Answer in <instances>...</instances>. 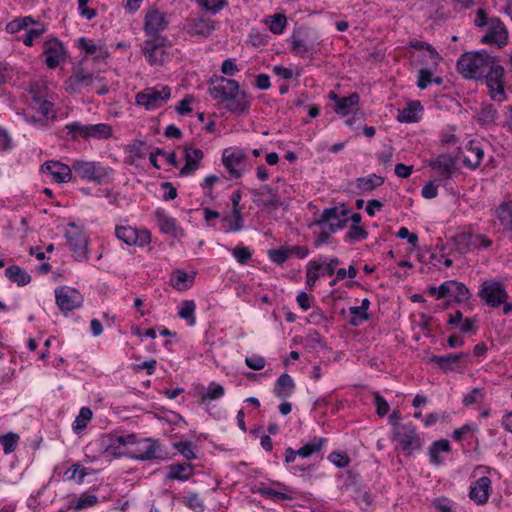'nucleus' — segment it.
Returning <instances> with one entry per match:
<instances>
[{
	"label": "nucleus",
	"instance_id": "nucleus-6",
	"mask_svg": "<svg viewBox=\"0 0 512 512\" xmlns=\"http://www.w3.org/2000/svg\"><path fill=\"white\" fill-rule=\"evenodd\" d=\"M497 58L492 62L491 67L484 73V77L480 81H484L487 85L491 99L494 101H502L505 99L504 92V68L497 63Z\"/></svg>",
	"mask_w": 512,
	"mask_h": 512
},
{
	"label": "nucleus",
	"instance_id": "nucleus-3",
	"mask_svg": "<svg viewBox=\"0 0 512 512\" xmlns=\"http://www.w3.org/2000/svg\"><path fill=\"white\" fill-rule=\"evenodd\" d=\"M393 440L397 441L405 455L409 456L415 451L421 450L423 440L417 434L416 426L412 422H406L401 425H396L392 429Z\"/></svg>",
	"mask_w": 512,
	"mask_h": 512
},
{
	"label": "nucleus",
	"instance_id": "nucleus-38",
	"mask_svg": "<svg viewBox=\"0 0 512 512\" xmlns=\"http://www.w3.org/2000/svg\"><path fill=\"white\" fill-rule=\"evenodd\" d=\"M261 190L263 192H261L260 190L253 189V190H251V193L254 196V198H257V197L263 195L264 192L267 195H271V198L264 202V207L269 208V209H277L278 207L283 205V202L280 201V199L278 198V189L277 188H273L270 185L265 184V185L261 186Z\"/></svg>",
	"mask_w": 512,
	"mask_h": 512
},
{
	"label": "nucleus",
	"instance_id": "nucleus-21",
	"mask_svg": "<svg viewBox=\"0 0 512 512\" xmlns=\"http://www.w3.org/2000/svg\"><path fill=\"white\" fill-rule=\"evenodd\" d=\"M237 83L238 82L236 80L215 75L209 80L210 86L208 88V92L213 99L224 102L229 95V90L232 91Z\"/></svg>",
	"mask_w": 512,
	"mask_h": 512
},
{
	"label": "nucleus",
	"instance_id": "nucleus-51",
	"mask_svg": "<svg viewBox=\"0 0 512 512\" xmlns=\"http://www.w3.org/2000/svg\"><path fill=\"white\" fill-rule=\"evenodd\" d=\"M195 3L205 11L214 15L228 6L226 0H195Z\"/></svg>",
	"mask_w": 512,
	"mask_h": 512
},
{
	"label": "nucleus",
	"instance_id": "nucleus-40",
	"mask_svg": "<svg viewBox=\"0 0 512 512\" xmlns=\"http://www.w3.org/2000/svg\"><path fill=\"white\" fill-rule=\"evenodd\" d=\"M98 497L94 494L83 493L79 497H73L67 506L68 510L80 511L92 507L98 503Z\"/></svg>",
	"mask_w": 512,
	"mask_h": 512
},
{
	"label": "nucleus",
	"instance_id": "nucleus-37",
	"mask_svg": "<svg viewBox=\"0 0 512 512\" xmlns=\"http://www.w3.org/2000/svg\"><path fill=\"white\" fill-rule=\"evenodd\" d=\"M194 279V275H188L185 271L176 269L171 274L170 284L176 290L184 291L190 288Z\"/></svg>",
	"mask_w": 512,
	"mask_h": 512
},
{
	"label": "nucleus",
	"instance_id": "nucleus-22",
	"mask_svg": "<svg viewBox=\"0 0 512 512\" xmlns=\"http://www.w3.org/2000/svg\"><path fill=\"white\" fill-rule=\"evenodd\" d=\"M464 357H469V353L460 352L456 354L431 355L428 357V363L436 364L443 373H449L462 368L460 361Z\"/></svg>",
	"mask_w": 512,
	"mask_h": 512
},
{
	"label": "nucleus",
	"instance_id": "nucleus-24",
	"mask_svg": "<svg viewBox=\"0 0 512 512\" xmlns=\"http://www.w3.org/2000/svg\"><path fill=\"white\" fill-rule=\"evenodd\" d=\"M165 480L188 481L194 475V466L190 462L173 463L166 467Z\"/></svg>",
	"mask_w": 512,
	"mask_h": 512
},
{
	"label": "nucleus",
	"instance_id": "nucleus-64",
	"mask_svg": "<svg viewBox=\"0 0 512 512\" xmlns=\"http://www.w3.org/2000/svg\"><path fill=\"white\" fill-rule=\"evenodd\" d=\"M328 460L332 462L337 468H345L350 463V459L347 453L340 451H332L328 455Z\"/></svg>",
	"mask_w": 512,
	"mask_h": 512
},
{
	"label": "nucleus",
	"instance_id": "nucleus-27",
	"mask_svg": "<svg viewBox=\"0 0 512 512\" xmlns=\"http://www.w3.org/2000/svg\"><path fill=\"white\" fill-rule=\"evenodd\" d=\"M429 166L437 170L443 176L444 180H450L456 170V161L448 154H441L431 160Z\"/></svg>",
	"mask_w": 512,
	"mask_h": 512
},
{
	"label": "nucleus",
	"instance_id": "nucleus-17",
	"mask_svg": "<svg viewBox=\"0 0 512 512\" xmlns=\"http://www.w3.org/2000/svg\"><path fill=\"white\" fill-rule=\"evenodd\" d=\"M41 171L49 174L57 183H67L74 179L73 163L69 166L60 161L50 160L42 164Z\"/></svg>",
	"mask_w": 512,
	"mask_h": 512
},
{
	"label": "nucleus",
	"instance_id": "nucleus-33",
	"mask_svg": "<svg viewBox=\"0 0 512 512\" xmlns=\"http://www.w3.org/2000/svg\"><path fill=\"white\" fill-rule=\"evenodd\" d=\"M294 389L295 383L292 377L287 373H283L275 383L274 393L277 397L286 399L293 394Z\"/></svg>",
	"mask_w": 512,
	"mask_h": 512
},
{
	"label": "nucleus",
	"instance_id": "nucleus-49",
	"mask_svg": "<svg viewBox=\"0 0 512 512\" xmlns=\"http://www.w3.org/2000/svg\"><path fill=\"white\" fill-rule=\"evenodd\" d=\"M92 416L93 413L90 408L82 407L72 425L74 432L79 433L80 431L84 430L88 422L91 421Z\"/></svg>",
	"mask_w": 512,
	"mask_h": 512
},
{
	"label": "nucleus",
	"instance_id": "nucleus-52",
	"mask_svg": "<svg viewBox=\"0 0 512 512\" xmlns=\"http://www.w3.org/2000/svg\"><path fill=\"white\" fill-rule=\"evenodd\" d=\"M30 24H36L31 16L16 18L6 25V31L10 34H15L21 30L27 29Z\"/></svg>",
	"mask_w": 512,
	"mask_h": 512
},
{
	"label": "nucleus",
	"instance_id": "nucleus-42",
	"mask_svg": "<svg viewBox=\"0 0 512 512\" xmlns=\"http://www.w3.org/2000/svg\"><path fill=\"white\" fill-rule=\"evenodd\" d=\"M112 127L106 123L88 124L87 139L94 138L98 140L112 137Z\"/></svg>",
	"mask_w": 512,
	"mask_h": 512
},
{
	"label": "nucleus",
	"instance_id": "nucleus-2",
	"mask_svg": "<svg viewBox=\"0 0 512 512\" xmlns=\"http://www.w3.org/2000/svg\"><path fill=\"white\" fill-rule=\"evenodd\" d=\"M74 180L79 178L88 182L102 185L108 183L113 175V169L104 166L99 161L76 159L73 161Z\"/></svg>",
	"mask_w": 512,
	"mask_h": 512
},
{
	"label": "nucleus",
	"instance_id": "nucleus-59",
	"mask_svg": "<svg viewBox=\"0 0 512 512\" xmlns=\"http://www.w3.org/2000/svg\"><path fill=\"white\" fill-rule=\"evenodd\" d=\"M367 236L368 232L365 230V228L361 227L360 225H351L344 237V241L352 243L355 241L364 240L367 238Z\"/></svg>",
	"mask_w": 512,
	"mask_h": 512
},
{
	"label": "nucleus",
	"instance_id": "nucleus-47",
	"mask_svg": "<svg viewBox=\"0 0 512 512\" xmlns=\"http://www.w3.org/2000/svg\"><path fill=\"white\" fill-rule=\"evenodd\" d=\"M265 24L273 34H282L287 25V18L284 14L271 15L266 17Z\"/></svg>",
	"mask_w": 512,
	"mask_h": 512
},
{
	"label": "nucleus",
	"instance_id": "nucleus-55",
	"mask_svg": "<svg viewBox=\"0 0 512 512\" xmlns=\"http://www.w3.org/2000/svg\"><path fill=\"white\" fill-rule=\"evenodd\" d=\"M19 435L13 432H8L4 435L0 436V444L3 447V451L5 454H10L15 451L18 442H19Z\"/></svg>",
	"mask_w": 512,
	"mask_h": 512
},
{
	"label": "nucleus",
	"instance_id": "nucleus-14",
	"mask_svg": "<svg viewBox=\"0 0 512 512\" xmlns=\"http://www.w3.org/2000/svg\"><path fill=\"white\" fill-rule=\"evenodd\" d=\"M232 91L229 90V95L223 102L226 103V110L235 115L247 113L251 106L248 94L240 89L239 83L235 84Z\"/></svg>",
	"mask_w": 512,
	"mask_h": 512
},
{
	"label": "nucleus",
	"instance_id": "nucleus-36",
	"mask_svg": "<svg viewBox=\"0 0 512 512\" xmlns=\"http://www.w3.org/2000/svg\"><path fill=\"white\" fill-rule=\"evenodd\" d=\"M422 111L423 107L419 101H409L407 106L399 111L397 119L401 123H413L418 121V113Z\"/></svg>",
	"mask_w": 512,
	"mask_h": 512
},
{
	"label": "nucleus",
	"instance_id": "nucleus-1",
	"mask_svg": "<svg viewBox=\"0 0 512 512\" xmlns=\"http://www.w3.org/2000/svg\"><path fill=\"white\" fill-rule=\"evenodd\" d=\"M495 59L486 50L465 52L457 60V71L465 79L479 81Z\"/></svg>",
	"mask_w": 512,
	"mask_h": 512
},
{
	"label": "nucleus",
	"instance_id": "nucleus-29",
	"mask_svg": "<svg viewBox=\"0 0 512 512\" xmlns=\"http://www.w3.org/2000/svg\"><path fill=\"white\" fill-rule=\"evenodd\" d=\"M456 250L461 254L478 249L477 238L471 232H460L452 238Z\"/></svg>",
	"mask_w": 512,
	"mask_h": 512
},
{
	"label": "nucleus",
	"instance_id": "nucleus-15",
	"mask_svg": "<svg viewBox=\"0 0 512 512\" xmlns=\"http://www.w3.org/2000/svg\"><path fill=\"white\" fill-rule=\"evenodd\" d=\"M95 80L101 82L103 78L94 77L92 73L86 72L83 68H77L65 81V90L69 94H78L83 87L92 86Z\"/></svg>",
	"mask_w": 512,
	"mask_h": 512
},
{
	"label": "nucleus",
	"instance_id": "nucleus-48",
	"mask_svg": "<svg viewBox=\"0 0 512 512\" xmlns=\"http://www.w3.org/2000/svg\"><path fill=\"white\" fill-rule=\"evenodd\" d=\"M30 93L34 94L33 103L39 105L38 112L41 115V121H46L54 106L53 103L48 100L42 99L39 95H37L34 86H31Z\"/></svg>",
	"mask_w": 512,
	"mask_h": 512
},
{
	"label": "nucleus",
	"instance_id": "nucleus-9",
	"mask_svg": "<svg viewBox=\"0 0 512 512\" xmlns=\"http://www.w3.org/2000/svg\"><path fill=\"white\" fill-rule=\"evenodd\" d=\"M327 97L329 100L334 102L333 110L336 114L342 117L350 114L363 115V113L359 111L360 95L357 92L341 97L335 91L331 90L328 92Z\"/></svg>",
	"mask_w": 512,
	"mask_h": 512
},
{
	"label": "nucleus",
	"instance_id": "nucleus-44",
	"mask_svg": "<svg viewBox=\"0 0 512 512\" xmlns=\"http://www.w3.org/2000/svg\"><path fill=\"white\" fill-rule=\"evenodd\" d=\"M116 237L125 244L132 246L137 244L138 230L130 226H117L115 229Z\"/></svg>",
	"mask_w": 512,
	"mask_h": 512
},
{
	"label": "nucleus",
	"instance_id": "nucleus-31",
	"mask_svg": "<svg viewBox=\"0 0 512 512\" xmlns=\"http://www.w3.org/2000/svg\"><path fill=\"white\" fill-rule=\"evenodd\" d=\"M158 227L162 233L176 236L177 221L170 216L164 209L157 208L154 212Z\"/></svg>",
	"mask_w": 512,
	"mask_h": 512
},
{
	"label": "nucleus",
	"instance_id": "nucleus-50",
	"mask_svg": "<svg viewBox=\"0 0 512 512\" xmlns=\"http://www.w3.org/2000/svg\"><path fill=\"white\" fill-rule=\"evenodd\" d=\"M88 468L76 463L68 468L64 473L66 480H74L78 484L83 483L85 476L88 474Z\"/></svg>",
	"mask_w": 512,
	"mask_h": 512
},
{
	"label": "nucleus",
	"instance_id": "nucleus-18",
	"mask_svg": "<svg viewBox=\"0 0 512 512\" xmlns=\"http://www.w3.org/2000/svg\"><path fill=\"white\" fill-rule=\"evenodd\" d=\"M482 44H496L502 48L508 43V31L499 18H492L486 34L481 38Z\"/></svg>",
	"mask_w": 512,
	"mask_h": 512
},
{
	"label": "nucleus",
	"instance_id": "nucleus-10",
	"mask_svg": "<svg viewBox=\"0 0 512 512\" xmlns=\"http://www.w3.org/2000/svg\"><path fill=\"white\" fill-rule=\"evenodd\" d=\"M68 226L71 227L72 230L66 231L65 238L67 239L74 258L77 261L87 260L88 240L84 231L75 223H69Z\"/></svg>",
	"mask_w": 512,
	"mask_h": 512
},
{
	"label": "nucleus",
	"instance_id": "nucleus-4",
	"mask_svg": "<svg viewBox=\"0 0 512 512\" xmlns=\"http://www.w3.org/2000/svg\"><path fill=\"white\" fill-rule=\"evenodd\" d=\"M478 297L485 305L498 308L508 300L509 295L504 284L498 280H485L479 287Z\"/></svg>",
	"mask_w": 512,
	"mask_h": 512
},
{
	"label": "nucleus",
	"instance_id": "nucleus-28",
	"mask_svg": "<svg viewBox=\"0 0 512 512\" xmlns=\"http://www.w3.org/2000/svg\"><path fill=\"white\" fill-rule=\"evenodd\" d=\"M187 27L190 35L202 37H208L215 29L213 21L204 16L189 20Z\"/></svg>",
	"mask_w": 512,
	"mask_h": 512
},
{
	"label": "nucleus",
	"instance_id": "nucleus-19",
	"mask_svg": "<svg viewBox=\"0 0 512 512\" xmlns=\"http://www.w3.org/2000/svg\"><path fill=\"white\" fill-rule=\"evenodd\" d=\"M289 48L297 56L304 57L311 54L314 49L313 43L308 41V29L300 27L295 29L289 39Z\"/></svg>",
	"mask_w": 512,
	"mask_h": 512
},
{
	"label": "nucleus",
	"instance_id": "nucleus-45",
	"mask_svg": "<svg viewBox=\"0 0 512 512\" xmlns=\"http://www.w3.org/2000/svg\"><path fill=\"white\" fill-rule=\"evenodd\" d=\"M326 441L327 440L323 437H314L312 441L308 442L297 450L298 456L302 458H308L311 455L320 452Z\"/></svg>",
	"mask_w": 512,
	"mask_h": 512
},
{
	"label": "nucleus",
	"instance_id": "nucleus-61",
	"mask_svg": "<svg viewBox=\"0 0 512 512\" xmlns=\"http://www.w3.org/2000/svg\"><path fill=\"white\" fill-rule=\"evenodd\" d=\"M485 397V390L483 388H474L463 397V405L468 407L473 404L481 403Z\"/></svg>",
	"mask_w": 512,
	"mask_h": 512
},
{
	"label": "nucleus",
	"instance_id": "nucleus-41",
	"mask_svg": "<svg viewBox=\"0 0 512 512\" xmlns=\"http://www.w3.org/2000/svg\"><path fill=\"white\" fill-rule=\"evenodd\" d=\"M252 492L258 493L262 497L269 498L270 500H272L274 502H283V501H288V500L290 501L293 499L291 495H289L285 492H281V491L275 490L273 488L267 487L264 484H261L257 488L252 489Z\"/></svg>",
	"mask_w": 512,
	"mask_h": 512
},
{
	"label": "nucleus",
	"instance_id": "nucleus-43",
	"mask_svg": "<svg viewBox=\"0 0 512 512\" xmlns=\"http://www.w3.org/2000/svg\"><path fill=\"white\" fill-rule=\"evenodd\" d=\"M349 210L347 209H339L338 207L326 208L319 219L316 220V224L322 226L328 224L330 226L331 222H335L339 217L347 216Z\"/></svg>",
	"mask_w": 512,
	"mask_h": 512
},
{
	"label": "nucleus",
	"instance_id": "nucleus-16",
	"mask_svg": "<svg viewBox=\"0 0 512 512\" xmlns=\"http://www.w3.org/2000/svg\"><path fill=\"white\" fill-rule=\"evenodd\" d=\"M43 55H45V64L49 69H55L66 58V50L61 41L52 38L44 42Z\"/></svg>",
	"mask_w": 512,
	"mask_h": 512
},
{
	"label": "nucleus",
	"instance_id": "nucleus-20",
	"mask_svg": "<svg viewBox=\"0 0 512 512\" xmlns=\"http://www.w3.org/2000/svg\"><path fill=\"white\" fill-rule=\"evenodd\" d=\"M491 212L502 227L503 234L512 242V200L501 202Z\"/></svg>",
	"mask_w": 512,
	"mask_h": 512
},
{
	"label": "nucleus",
	"instance_id": "nucleus-54",
	"mask_svg": "<svg viewBox=\"0 0 512 512\" xmlns=\"http://www.w3.org/2000/svg\"><path fill=\"white\" fill-rule=\"evenodd\" d=\"M68 135H71V139L76 140L77 138L87 139L88 124H82L79 121L68 123L65 126Z\"/></svg>",
	"mask_w": 512,
	"mask_h": 512
},
{
	"label": "nucleus",
	"instance_id": "nucleus-26",
	"mask_svg": "<svg viewBox=\"0 0 512 512\" xmlns=\"http://www.w3.org/2000/svg\"><path fill=\"white\" fill-rule=\"evenodd\" d=\"M466 150L469 154L463 156V165L471 170L477 169L484 157V150L480 142L474 139L470 140L466 145Z\"/></svg>",
	"mask_w": 512,
	"mask_h": 512
},
{
	"label": "nucleus",
	"instance_id": "nucleus-60",
	"mask_svg": "<svg viewBox=\"0 0 512 512\" xmlns=\"http://www.w3.org/2000/svg\"><path fill=\"white\" fill-rule=\"evenodd\" d=\"M349 312L351 315L350 320L348 321L350 325L354 327L360 326L363 322L370 319V315L365 311H362L359 306H353L349 308Z\"/></svg>",
	"mask_w": 512,
	"mask_h": 512
},
{
	"label": "nucleus",
	"instance_id": "nucleus-56",
	"mask_svg": "<svg viewBox=\"0 0 512 512\" xmlns=\"http://www.w3.org/2000/svg\"><path fill=\"white\" fill-rule=\"evenodd\" d=\"M232 218L234 219L233 222H231V225L228 227H224V232L226 233H232V232H238L243 229V221L244 217L242 214V207H232V212L230 214Z\"/></svg>",
	"mask_w": 512,
	"mask_h": 512
},
{
	"label": "nucleus",
	"instance_id": "nucleus-5",
	"mask_svg": "<svg viewBox=\"0 0 512 512\" xmlns=\"http://www.w3.org/2000/svg\"><path fill=\"white\" fill-rule=\"evenodd\" d=\"M171 97V88L165 86L148 87L136 94V103L145 107L146 110L159 108Z\"/></svg>",
	"mask_w": 512,
	"mask_h": 512
},
{
	"label": "nucleus",
	"instance_id": "nucleus-35",
	"mask_svg": "<svg viewBox=\"0 0 512 512\" xmlns=\"http://www.w3.org/2000/svg\"><path fill=\"white\" fill-rule=\"evenodd\" d=\"M497 117L498 112L494 105L490 103H484L477 113L476 119L481 126L488 128L496 124Z\"/></svg>",
	"mask_w": 512,
	"mask_h": 512
},
{
	"label": "nucleus",
	"instance_id": "nucleus-12",
	"mask_svg": "<svg viewBox=\"0 0 512 512\" xmlns=\"http://www.w3.org/2000/svg\"><path fill=\"white\" fill-rule=\"evenodd\" d=\"M165 13L158 8L147 9L144 17L143 31L149 38L163 37L161 33L168 27Z\"/></svg>",
	"mask_w": 512,
	"mask_h": 512
},
{
	"label": "nucleus",
	"instance_id": "nucleus-11",
	"mask_svg": "<svg viewBox=\"0 0 512 512\" xmlns=\"http://www.w3.org/2000/svg\"><path fill=\"white\" fill-rule=\"evenodd\" d=\"M167 454L159 440L143 438L137 442L134 458L140 461L164 460Z\"/></svg>",
	"mask_w": 512,
	"mask_h": 512
},
{
	"label": "nucleus",
	"instance_id": "nucleus-7",
	"mask_svg": "<svg viewBox=\"0 0 512 512\" xmlns=\"http://www.w3.org/2000/svg\"><path fill=\"white\" fill-rule=\"evenodd\" d=\"M167 43V37L148 38L143 42L141 50L149 65L162 66L164 64L169 56L165 49Z\"/></svg>",
	"mask_w": 512,
	"mask_h": 512
},
{
	"label": "nucleus",
	"instance_id": "nucleus-34",
	"mask_svg": "<svg viewBox=\"0 0 512 512\" xmlns=\"http://www.w3.org/2000/svg\"><path fill=\"white\" fill-rule=\"evenodd\" d=\"M384 178L372 173L366 177H359L355 180V185L359 194L369 193L377 187L383 185Z\"/></svg>",
	"mask_w": 512,
	"mask_h": 512
},
{
	"label": "nucleus",
	"instance_id": "nucleus-23",
	"mask_svg": "<svg viewBox=\"0 0 512 512\" xmlns=\"http://www.w3.org/2000/svg\"><path fill=\"white\" fill-rule=\"evenodd\" d=\"M203 158L204 152L201 149L195 148L192 145H186L184 147L185 165L181 168L179 175H193L196 172V170L199 169L200 162Z\"/></svg>",
	"mask_w": 512,
	"mask_h": 512
},
{
	"label": "nucleus",
	"instance_id": "nucleus-57",
	"mask_svg": "<svg viewBox=\"0 0 512 512\" xmlns=\"http://www.w3.org/2000/svg\"><path fill=\"white\" fill-rule=\"evenodd\" d=\"M225 389L222 385L211 382L205 393L201 394V401L204 403L206 400H217L223 397Z\"/></svg>",
	"mask_w": 512,
	"mask_h": 512
},
{
	"label": "nucleus",
	"instance_id": "nucleus-8",
	"mask_svg": "<svg viewBox=\"0 0 512 512\" xmlns=\"http://www.w3.org/2000/svg\"><path fill=\"white\" fill-rule=\"evenodd\" d=\"M222 163L231 178H241L245 172L247 155L242 149L229 147L224 149Z\"/></svg>",
	"mask_w": 512,
	"mask_h": 512
},
{
	"label": "nucleus",
	"instance_id": "nucleus-25",
	"mask_svg": "<svg viewBox=\"0 0 512 512\" xmlns=\"http://www.w3.org/2000/svg\"><path fill=\"white\" fill-rule=\"evenodd\" d=\"M490 489L491 479L487 476H482L471 484L469 497L478 505H483L488 501Z\"/></svg>",
	"mask_w": 512,
	"mask_h": 512
},
{
	"label": "nucleus",
	"instance_id": "nucleus-53",
	"mask_svg": "<svg viewBox=\"0 0 512 512\" xmlns=\"http://www.w3.org/2000/svg\"><path fill=\"white\" fill-rule=\"evenodd\" d=\"M194 447V443L189 440L174 443V448L187 460L186 462L197 459Z\"/></svg>",
	"mask_w": 512,
	"mask_h": 512
},
{
	"label": "nucleus",
	"instance_id": "nucleus-30",
	"mask_svg": "<svg viewBox=\"0 0 512 512\" xmlns=\"http://www.w3.org/2000/svg\"><path fill=\"white\" fill-rule=\"evenodd\" d=\"M451 445L447 439H439L430 445L428 455L430 463L434 466H440L444 463V459L440 456L442 453H450Z\"/></svg>",
	"mask_w": 512,
	"mask_h": 512
},
{
	"label": "nucleus",
	"instance_id": "nucleus-62",
	"mask_svg": "<svg viewBox=\"0 0 512 512\" xmlns=\"http://www.w3.org/2000/svg\"><path fill=\"white\" fill-rule=\"evenodd\" d=\"M184 504L194 512H204L205 505L197 493H190L184 498Z\"/></svg>",
	"mask_w": 512,
	"mask_h": 512
},
{
	"label": "nucleus",
	"instance_id": "nucleus-13",
	"mask_svg": "<svg viewBox=\"0 0 512 512\" xmlns=\"http://www.w3.org/2000/svg\"><path fill=\"white\" fill-rule=\"evenodd\" d=\"M55 298L58 308L62 312H69L82 306V294L68 286L57 287L55 289Z\"/></svg>",
	"mask_w": 512,
	"mask_h": 512
},
{
	"label": "nucleus",
	"instance_id": "nucleus-32",
	"mask_svg": "<svg viewBox=\"0 0 512 512\" xmlns=\"http://www.w3.org/2000/svg\"><path fill=\"white\" fill-rule=\"evenodd\" d=\"M78 48L85 52L86 55L92 56L95 59H104L108 56V50L105 46H98L86 37L78 39Z\"/></svg>",
	"mask_w": 512,
	"mask_h": 512
},
{
	"label": "nucleus",
	"instance_id": "nucleus-63",
	"mask_svg": "<svg viewBox=\"0 0 512 512\" xmlns=\"http://www.w3.org/2000/svg\"><path fill=\"white\" fill-rule=\"evenodd\" d=\"M37 25L38 27L36 28L25 29L26 32L21 37V40L26 46H32L33 41L45 32V28L43 25L39 23H37Z\"/></svg>",
	"mask_w": 512,
	"mask_h": 512
},
{
	"label": "nucleus",
	"instance_id": "nucleus-58",
	"mask_svg": "<svg viewBox=\"0 0 512 512\" xmlns=\"http://www.w3.org/2000/svg\"><path fill=\"white\" fill-rule=\"evenodd\" d=\"M451 294L454 295V301L457 303H464L471 296L467 286L462 282H458L456 280H453V290Z\"/></svg>",
	"mask_w": 512,
	"mask_h": 512
},
{
	"label": "nucleus",
	"instance_id": "nucleus-39",
	"mask_svg": "<svg viewBox=\"0 0 512 512\" xmlns=\"http://www.w3.org/2000/svg\"><path fill=\"white\" fill-rule=\"evenodd\" d=\"M5 276L18 286H25L31 282V276L20 266L11 265L6 268Z\"/></svg>",
	"mask_w": 512,
	"mask_h": 512
},
{
	"label": "nucleus",
	"instance_id": "nucleus-46",
	"mask_svg": "<svg viewBox=\"0 0 512 512\" xmlns=\"http://www.w3.org/2000/svg\"><path fill=\"white\" fill-rule=\"evenodd\" d=\"M195 309L194 300H184L179 308L178 316L186 320L189 326H193L196 323Z\"/></svg>",
	"mask_w": 512,
	"mask_h": 512
}]
</instances>
